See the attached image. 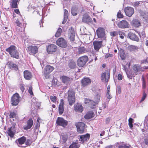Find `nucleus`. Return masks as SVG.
Wrapping results in <instances>:
<instances>
[{"label": "nucleus", "instance_id": "1", "mask_svg": "<svg viewBox=\"0 0 148 148\" xmlns=\"http://www.w3.org/2000/svg\"><path fill=\"white\" fill-rule=\"evenodd\" d=\"M16 49L15 46L12 45L6 48L5 51L9 53L11 57L18 59L19 58V53Z\"/></svg>", "mask_w": 148, "mask_h": 148}, {"label": "nucleus", "instance_id": "2", "mask_svg": "<svg viewBox=\"0 0 148 148\" xmlns=\"http://www.w3.org/2000/svg\"><path fill=\"white\" fill-rule=\"evenodd\" d=\"M20 96L17 93L13 94L11 97L10 102L11 105L13 106H17L19 102Z\"/></svg>", "mask_w": 148, "mask_h": 148}, {"label": "nucleus", "instance_id": "3", "mask_svg": "<svg viewBox=\"0 0 148 148\" xmlns=\"http://www.w3.org/2000/svg\"><path fill=\"white\" fill-rule=\"evenodd\" d=\"M88 60V57L86 56H83L79 57L77 61V64L79 67L84 66Z\"/></svg>", "mask_w": 148, "mask_h": 148}, {"label": "nucleus", "instance_id": "4", "mask_svg": "<svg viewBox=\"0 0 148 148\" xmlns=\"http://www.w3.org/2000/svg\"><path fill=\"white\" fill-rule=\"evenodd\" d=\"M68 99L70 105L72 106L75 102V93L72 90H69L68 92Z\"/></svg>", "mask_w": 148, "mask_h": 148}, {"label": "nucleus", "instance_id": "5", "mask_svg": "<svg viewBox=\"0 0 148 148\" xmlns=\"http://www.w3.org/2000/svg\"><path fill=\"white\" fill-rule=\"evenodd\" d=\"M54 69V67L50 65H47L45 68L43 75L46 79L49 78V74Z\"/></svg>", "mask_w": 148, "mask_h": 148}, {"label": "nucleus", "instance_id": "6", "mask_svg": "<svg viewBox=\"0 0 148 148\" xmlns=\"http://www.w3.org/2000/svg\"><path fill=\"white\" fill-rule=\"evenodd\" d=\"M11 123L12 126L8 128L7 133L8 134V135L11 138H13L16 131L15 127L16 124L13 122H12Z\"/></svg>", "mask_w": 148, "mask_h": 148}, {"label": "nucleus", "instance_id": "7", "mask_svg": "<svg viewBox=\"0 0 148 148\" xmlns=\"http://www.w3.org/2000/svg\"><path fill=\"white\" fill-rule=\"evenodd\" d=\"M110 72L108 70H106V72L102 73L101 76V80L102 82H108L110 79Z\"/></svg>", "mask_w": 148, "mask_h": 148}, {"label": "nucleus", "instance_id": "8", "mask_svg": "<svg viewBox=\"0 0 148 148\" xmlns=\"http://www.w3.org/2000/svg\"><path fill=\"white\" fill-rule=\"evenodd\" d=\"M68 121L63 118L58 117L56 121V124L57 125L64 127L68 124Z\"/></svg>", "mask_w": 148, "mask_h": 148}, {"label": "nucleus", "instance_id": "9", "mask_svg": "<svg viewBox=\"0 0 148 148\" xmlns=\"http://www.w3.org/2000/svg\"><path fill=\"white\" fill-rule=\"evenodd\" d=\"M75 125L76 126L78 132L81 134L84 132L85 128V124L84 123L78 122L75 123Z\"/></svg>", "mask_w": 148, "mask_h": 148}, {"label": "nucleus", "instance_id": "10", "mask_svg": "<svg viewBox=\"0 0 148 148\" xmlns=\"http://www.w3.org/2000/svg\"><path fill=\"white\" fill-rule=\"evenodd\" d=\"M56 43L58 46L63 48H66L67 46L66 41L62 38H58Z\"/></svg>", "mask_w": 148, "mask_h": 148}, {"label": "nucleus", "instance_id": "11", "mask_svg": "<svg viewBox=\"0 0 148 148\" xmlns=\"http://www.w3.org/2000/svg\"><path fill=\"white\" fill-rule=\"evenodd\" d=\"M124 11L126 16L128 17L131 16L134 13V8L130 7H127L124 9Z\"/></svg>", "mask_w": 148, "mask_h": 148}, {"label": "nucleus", "instance_id": "12", "mask_svg": "<svg viewBox=\"0 0 148 148\" xmlns=\"http://www.w3.org/2000/svg\"><path fill=\"white\" fill-rule=\"evenodd\" d=\"M148 68V67H146L145 66L143 68L140 65L138 64L134 65L133 67V70L134 71V73L136 75H137L139 72L143 71V69H147Z\"/></svg>", "mask_w": 148, "mask_h": 148}, {"label": "nucleus", "instance_id": "13", "mask_svg": "<svg viewBox=\"0 0 148 148\" xmlns=\"http://www.w3.org/2000/svg\"><path fill=\"white\" fill-rule=\"evenodd\" d=\"M118 26L121 28H128L129 27V24L128 22L125 20H122L119 22L117 24Z\"/></svg>", "mask_w": 148, "mask_h": 148}, {"label": "nucleus", "instance_id": "14", "mask_svg": "<svg viewBox=\"0 0 148 148\" xmlns=\"http://www.w3.org/2000/svg\"><path fill=\"white\" fill-rule=\"evenodd\" d=\"M82 21L83 22L87 24H93L92 18L87 14H84L83 15Z\"/></svg>", "mask_w": 148, "mask_h": 148}, {"label": "nucleus", "instance_id": "15", "mask_svg": "<svg viewBox=\"0 0 148 148\" xmlns=\"http://www.w3.org/2000/svg\"><path fill=\"white\" fill-rule=\"evenodd\" d=\"M91 82V80L88 77H84L81 80L82 86L85 87L90 85Z\"/></svg>", "mask_w": 148, "mask_h": 148}, {"label": "nucleus", "instance_id": "16", "mask_svg": "<svg viewBox=\"0 0 148 148\" xmlns=\"http://www.w3.org/2000/svg\"><path fill=\"white\" fill-rule=\"evenodd\" d=\"M93 45L94 49L98 51L102 45V41H95L93 42Z\"/></svg>", "mask_w": 148, "mask_h": 148}, {"label": "nucleus", "instance_id": "17", "mask_svg": "<svg viewBox=\"0 0 148 148\" xmlns=\"http://www.w3.org/2000/svg\"><path fill=\"white\" fill-rule=\"evenodd\" d=\"M27 125L23 126V128L24 130H28L31 128L32 126L33 121L32 118L29 119L26 122Z\"/></svg>", "mask_w": 148, "mask_h": 148}, {"label": "nucleus", "instance_id": "18", "mask_svg": "<svg viewBox=\"0 0 148 148\" xmlns=\"http://www.w3.org/2000/svg\"><path fill=\"white\" fill-rule=\"evenodd\" d=\"M57 49V47L54 44H51L49 45L47 49V52L49 53H52L55 52Z\"/></svg>", "mask_w": 148, "mask_h": 148}, {"label": "nucleus", "instance_id": "19", "mask_svg": "<svg viewBox=\"0 0 148 148\" xmlns=\"http://www.w3.org/2000/svg\"><path fill=\"white\" fill-rule=\"evenodd\" d=\"M96 33L98 38H103L105 36L104 29L103 28H99L96 30Z\"/></svg>", "mask_w": 148, "mask_h": 148}, {"label": "nucleus", "instance_id": "20", "mask_svg": "<svg viewBox=\"0 0 148 148\" xmlns=\"http://www.w3.org/2000/svg\"><path fill=\"white\" fill-rule=\"evenodd\" d=\"M64 102L63 99H61L60 103L58 107V111L59 114H62L63 113L64 109Z\"/></svg>", "mask_w": 148, "mask_h": 148}, {"label": "nucleus", "instance_id": "21", "mask_svg": "<svg viewBox=\"0 0 148 148\" xmlns=\"http://www.w3.org/2000/svg\"><path fill=\"white\" fill-rule=\"evenodd\" d=\"M128 36L129 38L132 40L138 42L139 40V38L134 33L130 32L128 33Z\"/></svg>", "mask_w": 148, "mask_h": 148}, {"label": "nucleus", "instance_id": "22", "mask_svg": "<svg viewBox=\"0 0 148 148\" xmlns=\"http://www.w3.org/2000/svg\"><path fill=\"white\" fill-rule=\"evenodd\" d=\"M86 101V103H87L90 108L92 109L95 108L96 104L98 103L97 101H94L89 99H87Z\"/></svg>", "mask_w": 148, "mask_h": 148}, {"label": "nucleus", "instance_id": "23", "mask_svg": "<svg viewBox=\"0 0 148 148\" xmlns=\"http://www.w3.org/2000/svg\"><path fill=\"white\" fill-rule=\"evenodd\" d=\"M79 136H80V138H79V140L84 143V142L86 141L89 140L90 135L87 133L85 135Z\"/></svg>", "mask_w": 148, "mask_h": 148}, {"label": "nucleus", "instance_id": "24", "mask_svg": "<svg viewBox=\"0 0 148 148\" xmlns=\"http://www.w3.org/2000/svg\"><path fill=\"white\" fill-rule=\"evenodd\" d=\"M75 34V31L73 29H69V36L71 41H73L74 40Z\"/></svg>", "mask_w": 148, "mask_h": 148}, {"label": "nucleus", "instance_id": "25", "mask_svg": "<svg viewBox=\"0 0 148 148\" xmlns=\"http://www.w3.org/2000/svg\"><path fill=\"white\" fill-rule=\"evenodd\" d=\"M24 78L27 80L30 79L32 77L31 73L27 70L25 71L24 72Z\"/></svg>", "mask_w": 148, "mask_h": 148}, {"label": "nucleus", "instance_id": "26", "mask_svg": "<svg viewBox=\"0 0 148 148\" xmlns=\"http://www.w3.org/2000/svg\"><path fill=\"white\" fill-rule=\"evenodd\" d=\"M8 67L10 69H14L15 71H17L18 70V68L17 65L13 63L12 62H9L8 63Z\"/></svg>", "mask_w": 148, "mask_h": 148}, {"label": "nucleus", "instance_id": "27", "mask_svg": "<svg viewBox=\"0 0 148 148\" xmlns=\"http://www.w3.org/2000/svg\"><path fill=\"white\" fill-rule=\"evenodd\" d=\"M26 140V138L25 136H23L20 138L17 139L16 140V143L17 144L18 146H19L18 144L19 145H22L24 143Z\"/></svg>", "mask_w": 148, "mask_h": 148}, {"label": "nucleus", "instance_id": "28", "mask_svg": "<svg viewBox=\"0 0 148 148\" xmlns=\"http://www.w3.org/2000/svg\"><path fill=\"white\" fill-rule=\"evenodd\" d=\"M28 50L32 53L35 54L38 52V48L36 46H29L27 47Z\"/></svg>", "mask_w": 148, "mask_h": 148}, {"label": "nucleus", "instance_id": "29", "mask_svg": "<svg viewBox=\"0 0 148 148\" xmlns=\"http://www.w3.org/2000/svg\"><path fill=\"white\" fill-rule=\"evenodd\" d=\"M138 47L136 46L130 45L127 47L128 50L132 52H134L138 51Z\"/></svg>", "mask_w": 148, "mask_h": 148}, {"label": "nucleus", "instance_id": "30", "mask_svg": "<svg viewBox=\"0 0 148 148\" xmlns=\"http://www.w3.org/2000/svg\"><path fill=\"white\" fill-rule=\"evenodd\" d=\"M132 23L133 26L136 27H138L141 25L140 21L136 19H133L132 21Z\"/></svg>", "mask_w": 148, "mask_h": 148}, {"label": "nucleus", "instance_id": "31", "mask_svg": "<svg viewBox=\"0 0 148 148\" xmlns=\"http://www.w3.org/2000/svg\"><path fill=\"white\" fill-rule=\"evenodd\" d=\"M94 116V114L92 111H89L84 116L85 119H90Z\"/></svg>", "mask_w": 148, "mask_h": 148}, {"label": "nucleus", "instance_id": "32", "mask_svg": "<svg viewBox=\"0 0 148 148\" xmlns=\"http://www.w3.org/2000/svg\"><path fill=\"white\" fill-rule=\"evenodd\" d=\"M119 56L121 59L123 60H125V56L124 50L121 48H120L119 49Z\"/></svg>", "mask_w": 148, "mask_h": 148}, {"label": "nucleus", "instance_id": "33", "mask_svg": "<svg viewBox=\"0 0 148 148\" xmlns=\"http://www.w3.org/2000/svg\"><path fill=\"white\" fill-rule=\"evenodd\" d=\"M68 17V12L66 9L64 10V20L62 23V24H64L67 21Z\"/></svg>", "mask_w": 148, "mask_h": 148}, {"label": "nucleus", "instance_id": "34", "mask_svg": "<svg viewBox=\"0 0 148 148\" xmlns=\"http://www.w3.org/2000/svg\"><path fill=\"white\" fill-rule=\"evenodd\" d=\"M83 110V108L82 105L77 104L75 106L74 110L76 112H81Z\"/></svg>", "mask_w": 148, "mask_h": 148}, {"label": "nucleus", "instance_id": "35", "mask_svg": "<svg viewBox=\"0 0 148 148\" xmlns=\"http://www.w3.org/2000/svg\"><path fill=\"white\" fill-rule=\"evenodd\" d=\"M78 50L79 54L83 53L87 51V49L84 47H79L78 48Z\"/></svg>", "mask_w": 148, "mask_h": 148}, {"label": "nucleus", "instance_id": "36", "mask_svg": "<svg viewBox=\"0 0 148 148\" xmlns=\"http://www.w3.org/2000/svg\"><path fill=\"white\" fill-rule=\"evenodd\" d=\"M10 5L12 8H17L18 7L17 5L18 0H11Z\"/></svg>", "mask_w": 148, "mask_h": 148}, {"label": "nucleus", "instance_id": "37", "mask_svg": "<svg viewBox=\"0 0 148 148\" xmlns=\"http://www.w3.org/2000/svg\"><path fill=\"white\" fill-rule=\"evenodd\" d=\"M61 79L63 82L66 84L69 83L70 81V78L66 76H62Z\"/></svg>", "mask_w": 148, "mask_h": 148}, {"label": "nucleus", "instance_id": "38", "mask_svg": "<svg viewBox=\"0 0 148 148\" xmlns=\"http://www.w3.org/2000/svg\"><path fill=\"white\" fill-rule=\"evenodd\" d=\"M32 143V141L31 139H26V140L25 141V146H23L21 145V146H18L21 147L25 148L27 146L30 145Z\"/></svg>", "mask_w": 148, "mask_h": 148}, {"label": "nucleus", "instance_id": "39", "mask_svg": "<svg viewBox=\"0 0 148 148\" xmlns=\"http://www.w3.org/2000/svg\"><path fill=\"white\" fill-rule=\"evenodd\" d=\"M68 65L70 69H73L75 67L76 64L73 60H71L69 61Z\"/></svg>", "mask_w": 148, "mask_h": 148}, {"label": "nucleus", "instance_id": "40", "mask_svg": "<svg viewBox=\"0 0 148 148\" xmlns=\"http://www.w3.org/2000/svg\"><path fill=\"white\" fill-rule=\"evenodd\" d=\"M78 8L75 6H73L72 7L71 9V13L72 15L75 16L77 14Z\"/></svg>", "mask_w": 148, "mask_h": 148}, {"label": "nucleus", "instance_id": "41", "mask_svg": "<svg viewBox=\"0 0 148 148\" xmlns=\"http://www.w3.org/2000/svg\"><path fill=\"white\" fill-rule=\"evenodd\" d=\"M141 80L142 81V88L143 89H145L146 87V82L143 75L142 76Z\"/></svg>", "mask_w": 148, "mask_h": 148}, {"label": "nucleus", "instance_id": "42", "mask_svg": "<svg viewBox=\"0 0 148 148\" xmlns=\"http://www.w3.org/2000/svg\"><path fill=\"white\" fill-rule=\"evenodd\" d=\"M16 114L15 112L13 111L10 112L9 115V116L10 118H15V119H16Z\"/></svg>", "mask_w": 148, "mask_h": 148}, {"label": "nucleus", "instance_id": "43", "mask_svg": "<svg viewBox=\"0 0 148 148\" xmlns=\"http://www.w3.org/2000/svg\"><path fill=\"white\" fill-rule=\"evenodd\" d=\"M62 30L60 28H59L55 35V36L56 37H58L61 34Z\"/></svg>", "mask_w": 148, "mask_h": 148}, {"label": "nucleus", "instance_id": "44", "mask_svg": "<svg viewBox=\"0 0 148 148\" xmlns=\"http://www.w3.org/2000/svg\"><path fill=\"white\" fill-rule=\"evenodd\" d=\"M79 146L75 143H73L69 147V148H78Z\"/></svg>", "mask_w": 148, "mask_h": 148}, {"label": "nucleus", "instance_id": "45", "mask_svg": "<svg viewBox=\"0 0 148 148\" xmlns=\"http://www.w3.org/2000/svg\"><path fill=\"white\" fill-rule=\"evenodd\" d=\"M147 96V94L145 92V91L144 90L143 91V97L141 99V100L140 101V102H141L143 101H144L146 97Z\"/></svg>", "mask_w": 148, "mask_h": 148}, {"label": "nucleus", "instance_id": "46", "mask_svg": "<svg viewBox=\"0 0 148 148\" xmlns=\"http://www.w3.org/2000/svg\"><path fill=\"white\" fill-rule=\"evenodd\" d=\"M100 95L98 94H97L96 96L95 97V100L96 101H97V103H98L99 101L100 100Z\"/></svg>", "mask_w": 148, "mask_h": 148}, {"label": "nucleus", "instance_id": "47", "mask_svg": "<svg viewBox=\"0 0 148 148\" xmlns=\"http://www.w3.org/2000/svg\"><path fill=\"white\" fill-rule=\"evenodd\" d=\"M50 99L51 101L53 102H55L56 101V100L57 98V97L56 96H50Z\"/></svg>", "mask_w": 148, "mask_h": 148}, {"label": "nucleus", "instance_id": "48", "mask_svg": "<svg viewBox=\"0 0 148 148\" xmlns=\"http://www.w3.org/2000/svg\"><path fill=\"white\" fill-rule=\"evenodd\" d=\"M117 17L119 18H122L123 17V14H121V12L120 11H119L118 12Z\"/></svg>", "mask_w": 148, "mask_h": 148}, {"label": "nucleus", "instance_id": "49", "mask_svg": "<svg viewBox=\"0 0 148 148\" xmlns=\"http://www.w3.org/2000/svg\"><path fill=\"white\" fill-rule=\"evenodd\" d=\"M118 33L116 31H114L110 32V35L111 36L114 37Z\"/></svg>", "mask_w": 148, "mask_h": 148}, {"label": "nucleus", "instance_id": "50", "mask_svg": "<svg viewBox=\"0 0 148 148\" xmlns=\"http://www.w3.org/2000/svg\"><path fill=\"white\" fill-rule=\"evenodd\" d=\"M37 122L36 123L35 127L34 128V130H36L39 128L40 127V124L39 123V122L38 121V120H37Z\"/></svg>", "mask_w": 148, "mask_h": 148}, {"label": "nucleus", "instance_id": "51", "mask_svg": "<svg viewBox=\"0 0 148 148\" xmlns=\"http://www.w3.org/2000/svg\"><path fill=\"white\" fill-rule=\"evenodd\" d=\"M116 91L118 93H121V88L120 85L117 86Z\"/></svg>", "mask_w": 148, "mask_h": 148}, {"label": "nucleus", "instance_id": "52", "mask_svg": "<svg viewBox=\"0 0 148 148\" xmlns=\"http://www.w3.org/2000/svg\"><path fill=\"white\" fill-rule=\"evenodd\" d=\"M61 138L63 140V142L64 143H65L67 140V138L65 135H62Z\"/></svg>", "mask_w": 148, "mask_h": 148}, {"label": "nucleus", "instance_id": "53", "mask_svg": "<svg viewBox=\"0 0 148 148\" xmlns=\"http://www.w3.org/2000/svg\"><path fill=\"white\" fill-rule=\"evenodd\" d=\"M119 148H129V147L125 145H119Z\"/></svg>", "mask_w": 148, "mask_h": 148}, {"label": "nucleus", "instance_id": "54", "mask_svg": "<svg viewBox=\"0 0 148 148\" xmlns=\"http://www.w3.org/2000/svg\"><path fill=\"white\" fill-rule=\"evenodd\" d=\"M28 92L31 95H33V93L32 92V86H30L29 87Z\"/></svg>", "mask_w": 148, "mask_h": 148}, {"label": "nucleus", "instance_id": "55", "mask_svg": "<svg viewBox=\"0 0 148 148\" xmlns=\"http://www.w3.org/2000/svg\"><path fill=\"white\" fill-rule=\"evenodd\" d=\"M20 88L22 92H23L25 90L24 85L22 84L20 85Z\"/></svg>", "mask_w": 148, "mask_h": 148}, {"label": "nucleus", "instance_id": "56", "mask_svg": "<svg viewBox=\"0 0 148 148\" xmlns=\"http://www.w3.org/2000/svg\"><path fill=\"white\" fill-rule=\"evenodd\" d=\"M107 97L108 99H111L112 98V96L111 95L110 93V92H107L106 93Z\"/></svg>", "mask_w": 148, "mask_h": 148}, {"label": "nucleus", "instance_id": "57", "mask_svg": "<svg viewBox=\"0 0 148 148\" xmlns=\"http://www.w3.org/2000/svg\"><path fill=\"white\" fill-rule=\"evenodd\" d=\"M16 24L17 26L19 27H21L22 25V24L19 22L18 19L16 20Z\"/></svg>", "mask_w": 148, "mask_h": 148}, {"label": "nucleus", "instance_id": "58", "mask_svg": "<svg viewBox=\"0 0 148 148\" xmlns=\"http://www.w3.org/2000/svg\"><path fill=\"white\" fill-rule=\"evenodd\" d=\"M119 35H120V37L122 39H123L124 38V33L122 32H120L119 33Z\"/></svg>", "mask_w": 148, "mask_h": 148}, {"label": "nucleus", "instance_id": "59", "mask_svg": "<svg viewBox=\"0 0 148 148\" xmlns=\"http://www.w3.org/2000/svg\"><path fill=\"white\" fill-rule=\"evenodd\" d=\"M123 76L122 75L121 73H119L118 75V79L119 80H121L122 79Z\"/></svg>", "mask_w": 148, "mask_h": 148}, {"label": "nucleus", "instance_id": "60", "mask_svg": "<svg viewBox=\"0 0 148 148\" xmlns=\"http://www.w3.org/2000/svg\"><path fill=\"white\" fill-rule=\"evenodd\" d=\"M112 56V54H110V53H107L106 54L105 56V58H107L109 57H111Z\"/></svg>", "mask_w": 148, "mask_h": 148}, {"label": "nucleus", "instance_id": "61", "mask_svg": "<svg viewBox=\"0 0 148 148\" xmlns=\"http://www.w3.org/2000/svg\"><path fill=\"white\" fill-rule=\"evenodd\" d=\"M144 143L145 144L148 145V138H146L144 139Z\"/></svg>", "mask_w": 148, "mask_h": 148}, {"label": "nucleus", "instance_id": "62", "mask_svg": "<svg viewBox=\"0 0 148 148\" xmlns=\"http://www.w3.org/2000/svg\"><path fill=\"white\" fill-rule=\"evenodd\" d=\"M127 77L129 79H132V75L130 73L129 74H128L127 73Z\"/></svg>", "mask_w": 148, "mask_h": 148}, {"label": "nucleus", "instance_id": "63", "mask_svg": "<svg viewBox=\"0 0 148 148\" xmlns=\"http://www.w3.org/2000/svg\"><path fill=\"white\" fill-rule=\"evenodd\" d=\"M110 118L109 117L107 118L106 120V123L108 124L110 122Z\"/></svg>", "mask_w": 148, "mask_h": 148}, {"label": "nucleus", "instance_id": "64", "mask_svg": "<svg viewBox=\"0 0 148 148\" xmlns=\"http://www.w3.org/2000/svg\"><path fill=\"white\" fill-rule=\"evenodd\" d=\"M134 120L132 118H130L128 120V123H133Z\"/></svg>", "mask_w": 148, "mask_h": 148}]
</instances>
